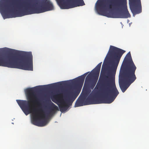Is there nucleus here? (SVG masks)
Here are the masks:
<instances>
[{"label": "nucleus", "instance_id": "9b49d317", "mask_svg": "<svg viewBox=\"0 0 149 149\" xmlns=\"http://www.w3.org/2000/svg\"><path fill=\"white\" fill-rule=\"evenodd\" d=\"M91 75L93 77V76L92 75V73L91 74H88L86 76V79H85V84L86 82H88L90 81V80H91Z\"/></svg>", "mask_w": 149, "mask_h": 149}, {"label": "nucleus", "instance_id": "7ed1b4c3", "mask_svg": "<svg viewBox=\"0 0 149 149\" xmlns=\"http://www.w3.org/2000/svg\"><path fill=\"white\" fill-rule=\"evenodd\" d=\"M34 3L30 5L28 3L19 0H12L8 5L5 6L9 9H16L12 11L10 15L5 12L2 13L4 19L22 17L34 13H40L53 10L52 3L47 0H34Z\"/></svg>", "mask_w": 149, "mask_h": 149}, {"label": "nucleus", "instance_id": "f03ea898", "mask_svg": "<svg viewBox=\"0 0 149 149\" xmlns=\"http://www.w3.org/2000/svg\"><path fill=\"white\" fill-rule=\"evenodd\" d=\"M125 52L114 46H110L108 54L113 59L112 70L107 72L106 74H102V72L104 70V71L105 69L104 63L100 78L97 85L99 86L103 87L104 97L102 99L96 98L91 93L84 100V105L100 103L110 104L114 101L119 93L115 84L114 74L120 58Z\"/></svg>", "mask_w": 149, "mask_h": 149}, {"label": "nucleus", "instance_id": "9d476101", "mask_svg": "<svg viewBox=\"0 0 149 149\" xmlns=\"http://www.w3.org/2000/svg\"><path fill=\"white\" fill-rule=\"evenodd\" d=\"M84 88V87L83 88ZM82 91L83 92V94L82 96L84 97H86L89 94L90 91L86 89L84 90V88L83 89Z\"/></svg>", "mask_w": 149, "mask_h": 149}, {"label": "nucleus", "instance_id": "6e6552de", "mask_svg": "<svg viewBox=\"0 0 149 149\" xmlns=\"http://www.w3.org/2000/svg\"><path fill=\"white\" fill-rule=\"evenodd\" d=\"M102 62L99 63L93 70L92 75L93 76V79L91 84V87L93 89L95 86L97 81L99 75L100 68Z\"/></svg>", "mask_w": 149, "mask_h": 149}, {"label": "nucleus", "instance_id": "f257e3e1", "mask_svg": "<svg viewBox=\"0 0 149 149\" xmlns=\"http://www.w3.org/2000/svg\"><path fill=\"white\" fill-rule=\"evenodd\" d=\"M87 74V73H86L75 79L69 81L36 86L27 89V98L28 101L20 100L21 108L26 115L33 113L32 122H33V124L40 127L45 125L47 122L46 119L52 116L56 111L58 110V108L57 106L50 100L48 103V106L51 111L46 114L41 115L40 113V110L34 108L35 105L38 104L40 102V99L36 94V91L39 88V87H42L45 89H47L53 87H61L63 85H68L69 84H80L79 85H77L76 87L77 95H74V93L71 90L68 91L65 100H63L61 104L59 106L61 111H65L68 108V105H72L73 102L80 92Z\"/></svg>", "mask_w": 149, "mask_h": 149}, {"label": "nucleus", "instance_id": "ddd939ff", "mask_svg": "<svg viewBox=\"0 0 149 149\" xmlns=\"http://www.w3.org/2000/svg\"><path fill=\"white\" fill-rule=\"evenodd\" d=\"M2 7V3L0 1V8Z\"/></svg>", "mask_w": 149, "mask_h": 149}, {"label": "nucleus", "instance_id": "39448f33", "mask_svg": "<svg viewBox=\"0 0 149 149\" xmlns=\"http://www.w3.org/2000/svg\"><path fill=\"white\" fill-rule=\"evenodd\" d=\"M136 67L134 64L130 52L125 56L120 68L119 77L120 87L124 93L136 79L135 72Z\"/></svg>", "mask_w": 149, "mask_h": 149}, {"label": "nucleus", "instance_id": "f8f14e48", "mask_svg": "<svg viewBox=\"0 0 149 149\" xmlns=\"http://www.w3.org/2000/svg\"><path fill=\"white\" fill-rule=\"evenodd\" d=\"M61 94L59 91H57L56 92V94L54 96L53 98L57 100L58 97L61 95Z\"/></svg>", "mask_w": 149, "mask_h": 149}, {"label": "nucleus", "instance_id": "0eeeda50", "mask_svg": "<svg viewBox=\"0 0 149 149\" xmlns=\"http://www.w3.org/2000/svg\"><path fill=\"white\" fill-rule=\"evenodd\" d=\"M68 2L66 3H62L60 7L63 9H68L85 5L83 0H68Z\"/></svg>", "mask_w": 149, "mask_h": 149}, {"label": "nucleus", "instance_id": "423d86ee", "mask_svg": "<svg viewBox=\"0 0 149 149\" xmlns=\"http://www.w3.org/2000/svg\"><path fill=\"white\" fill-rule=\"evenodd\" d=\"M130 7L133 14H137L142 12L141 0H129Z\"/></svg>", "mask_w": 149, "mask_h": 149}, {"label": "nucleus", "instance_id": "20e7f679", "mask_svg": "<svg viewBox=\"0 0 149 149\" xmlns=\"http://www.w3.org/2000/svg\"><path fill=\"white\" fill-rule=\"evenodd\" d=\"M95 7L99 15L108 17L126 18L131 17L127 9V0H100Z\"/></svg>", "mask_w": 149, "mask_h": 149}, {"label": "nucleus", "instance_id": "1a4fd4ad", "mask_svg": "<svg viewBox=\"0 0 149 149\" xmlns=\"http://www.w3.org/2000/svg\"><path fill=\"white\" fill-rule=\"evenodd\" d=\"M83 105L82 102L81 100H77L76 102L74 107H75L81 106Z\"/></svg>", "mask_w": 149, "mask_h": 149}, {"label": "nucleus", "instance_id": "4468645a", "mask_svg": "<svg viewBox=\"0 0 149 149\" xmlns=\"http://www.w3.org/2000/svg\"><path fill=\"white\" fill-rule=\"evenodd\" d=\"M52 101L53 102H55V103H56V102L54 101V100L53 99H52Z\"/></svg>", "mask_w": 149, "mask_h": 149}]
</instances>
